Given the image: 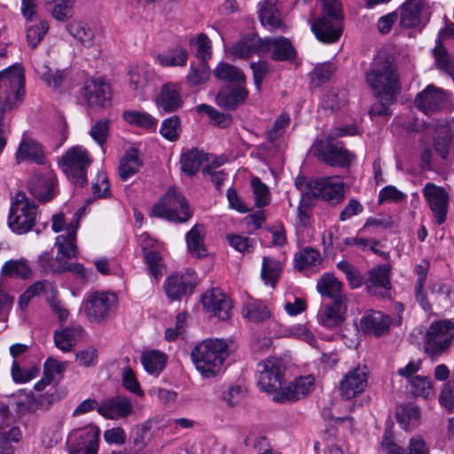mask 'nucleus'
I'll return each mask as SVG.
<instances>
[{
  "label": "nucleus",
  "instance_id": "45",
  "mask_svg": "<svg viewBox=\"0 0 454 454\" xmlns=\"http://www.w3.org/2000/svg\"><path fill=\"white\" fill-rule=\"evenodd\" d=\"M214 75L215 78L224 82L245 83V74L235 66L229 63L220 62L214 70Z\"/></svg>",
  "mask_w": 454,
  "mask_h": 454
},
{
  "label": "nucleus",
  "instance_id": "12",
  "mask_svg": "<svg viewBox=\"0 0 454 454\" xmlns=\"http://www.w3.org/2000/svg\"><path fill=\"white\" fill-rule=\"evenodd\" d=\"M117 296L111 292H94L86 301L85 313L92 323H101L109 316L112 309L117 305Z\"/></svg>",
  "mask_w": 454,
  "mask_h": 454
},
{
  "label": "nucleus",
  "instance_id": "17",
  "mask_svg": "<svg viewBox=\"0 0 454 454\" xmlns=\"http://www.w3.org/2000/svg\"><path fill=\"white\" fill-rule=\"evenodd\" d=\"M315 379L311 375L299 377L285 387L280 388L273 396L278 403H291L306 396L314 386Z\"/></svg>",
  "mask_w": 454,
  "mask_h": 454
},
{
  "label": "nucleus",
  "instance_id": "39",
  "mask_svg": "<svg viewBox=\"0 0 454 454\" xmlns=\"http://www.w3.org/2000/svg\"><path fill=\"white\" fill-rule=\"evenodd\" d=\"M55 246L58 247L56 260L59 262V264L76 257L77 247L74 236L67 234L59 235L56 238Z\"/></svg>",
  "mask_w": 454,
  "mask_h": 454
},
{
  "label": "nucleus",
  "instance_id": "1",
  "mask_svg": "<svg viewBox=\"0 0 454 454\" xmlns=\"http://www.w3.org/2000/svg\"><path fill=\"white\" fill-rule=\"evenodd\" d=\"M365 78L373 93L387 101L393 100L400 89L397 67L389 54L378 55Z\"/></svg>",
  "mask_w": 454,
  "mask_h": 454
},
{
  "label": "nucleus",
  "instance_id": "26",
  "mask_svg": "<svg viewBox=\"0 0 454 454\" xmlns=\"http://www.w3.org/2000/svg\"><path fill=\"white\" fill-rule=\"evenodd\" d=\"M390 323L388 316L381 311H372L362 317L360 325L364 333L379 337L387 332Z\"/></svg>",
  "mask_w": 454,
  "mask_h": 454
},
{
  "label": "nucleus",
  "instance_id": "42",
  "mask_svg": "<svg viewBox=\"0 0 454 454\" xmlns=\"http://www.w3.org/2000/svg\"><path fill=\"white\" fill-rule=\"evenodd\" d=\"M203 161H205L204 153L193 148L181 155V169L187 176H192L199 172Z\"/></svg>",
  "mask_w": 454,
  "mask_h": 454
},
{
  "label": "nucleus",
  "instance_id": "51",
  "mask_svg": "<svg viewBox=\"0 0 454 454\" xmlns=\"http://www.w3.org/2000/svg\"><path fill=\"white\" fill-rule=\"evenodd\" d=\"M410 383L416 396L428 399L434 394L433 384L428 377L417 375L411 378Z\"/></svg>",
  "mask_w": 454,
  "mask_h": 454
},
{
  "label": "nucleus",
  "instance_id": "11",
  "mask_svg": "<svg viewBox=\"0 0 454 454\" xmlns=\"http://www.w3.org/2000/svg\"><path fill=\"white\" fill-rule=\"evenodd\" d=\"M307 188L306 195L309 199H322L332 204H337L344 199L343 183L330 176L310 179Z\"/></svg>",
  "mask_w": 454,
  "mask_h": 454
},
{
  "label": "nucleus",
  "instance_id": "36",
  "mask_svg": "<svg viewBox=\"0 0 454 454\" xmlns=\"http://www.w3.org/2000/svg\"><path fill=\"white\" fill-rule=\"evenodd\" d=\"M186 244L190 254L197 258L207 254L204 246V227L195 224L186 234Z\"/></svg>",
  "mask_w": 454,
  "mask_h": 454
},
{
  "label": "nucleus",
  "instance_id": "2",
  "mask_svg": "<svg viewBox=\"0 0 454 454\" xmlns=\"http://www.w3.org/2000/svg\"><path fill=\"white\" fill-rule=\"evenodd\" d=\"M228 355V344L221 339L205 340L191 352L196 369L206 378L214 377L221 371Z\"/></svg>",
  "mask_w": 454,
  "mask_h": 454
},
{
  "label": "nucleus",
  "instance_id": "47",
  "mask_svg": "<svg viewBox=\"0 0 454 454\" xmlns=\"http://www.w3.org/2000/svg\"><path fill=\"white\" fill-rule=\"evenodd\" d=\"M281 270L282 266L279 261L270 256L262 258L261 277L265 284L274 287L280 276Z\"/></svg>",
  "mask_w": 454,
  "mask_h": 454
},
{
  "label": "nucleus",
  "instance_id": "9",
  "mask_svg": "<svg viewBox=\"0 0 454 454\" xmlns=\"http://www.w3.org/2000/svg\"><path fill=\"white\" fill-rule=\"evenodd\" d=\"M311 151L315 156L332 167H348L355 159L352 153L343 148L342 142L334 141L332 137L327 140L317 139Z\"/></svg>",
  "mask_w": 454,
  "mask_h": 454
},
{
  "label": "nucleus",
  "instance_id": "57",
  "mask_svg": "<svg viewBox=\"0 0 454 454\" xmlns=\"http://www.w3.org/2000/svg\"><path fill=\"white\" fill-rule=\"evenodd\" d=\"M199 113H205L214 121L215 125L219 127H228L231 122V117L230 114L220 113L215 108L206 105L200 104L197 106Z\"/></svg>",
  "mask_w": 454,
  "mask_h": 454
},
{
  "label": "nucleus",
  "instance_id": "21",
  "mask_svg": "<svg viewBox=\"0 0 454 454\" xmlns=\"http://www.w3.org/2000/svg\"><path fill=\"white\" fill-rule=\"evenodd\" d=\"M133 405L125 395H115L106 399L98 407V412L106 419H120L130 415Z\"/></svg>",
  "mask_w": 454,
  "mask_h": 454
},
{
  "label": "nucleus",
  "instance_id": "18",
  "mask_svg": "<svg viewBox=\"0 0 454 454\" xmlns=\"http://www.w3.org/2000/svg\"><path fill=\"white\" fill-rule=\"evenodd\" d=\"M203 307L222 321L228 320L232 308L231 299L220 289H212L201 297Z\"/></svg>",
  "mask_w": 454,
  "mask_h": 454
},
{
  "label": "nucleus",
  "instance_id": "41",
  "mask_svg": "<svg viewBox=\"0 0 454 454\" xmlns=\"http://www.w3.org/2000/svg\"><path fill=\"white\" fill-rule=\"evenodd\" d=\"M67 31L83 46L90 48L94 44V31L84 22L74 20L66 25Z\"/></svg>",
  "mask_w": 454,
  "mask_h": 454
},
{
  "label": "nucleus",
  "instance_id": "16",
  "mask_svg": "<svg viewBox=\"0 0 454 454\" xmlns=\"http://www.w3.org/2000/svg\"><path fill=\"white\" fill-rule=\"evenodd\" d=\"M368 382V371L366 367H356L348 372L340 384V395L350 400L364 391Z\"/></svg>",
  "mask_w": 454,
  "mask_h": 454
},
{
  "label": "nucleus",
  "instance_id": "54",
  "mask_svg": "<svg viewBox=\"0 0 454 454\" xmlns=\"http://www.w3.org/2000/svg\"><path fill=\"white\" fill-rule=\"evenodd\" d=\"M320 253L313 248H304L294 258V266L297 270H302L308 266L316 265L320 262Z\"/></svg>",
  "mask_w": 454,
  "mask_h": 454
},
{
  "label": "nucleus",
  "instance_id": "24",
  "mask_svg": "<svg viewBox=\"0 0 454 454\" xmlns=\"http://www.w3.org/2000/svg\"><path fill=\"white\" fill-rule=\"evenodd\" d=\"M242 84L227 85L222 88L217 93L216 104L227 110H234L242 105L248 96V90Z\"/></svg>",
  "mask_w": 454,
  "mask_h": 454
},
{
  "label": "nucleus",
  "instance_id": "61",
  "mask_svg": "<svg viewBox=\"0 0 454 454\" xmlns=\"http://www.w3.org/2000/svg\"><path fill=\"white\" fill-rule=\"evenodd\" d=\"M49 30V25L46 21H40L38 24L33 25L27 29V40L28 44L35 48L42 41L45 34Z\"/></svg>",
  "mask_w": 454,
  "mask_h": 454
},
{
  "label": "nucleus",
  "instance_id": "13",
  "mask_svg": "<svg viewBox=\"0 0 454 454\" xmlns=\"http://www.w3.org/2000/svg\"><path fill=\"white\" fill-rule=\"evenodd\" d=\"M100 430L96 426H87L73 430L68 436L70 454H97Z\"/></svg>",
  "mask_w": 454,
  "mask_h": 454
},
{
  "label": "nucleus",
  "instance_id": "64",
  "mask_svg": "<svg viewBox=\"0 0 454 454\" xmlns=\"http://www.w3.org/2000/svg\"><path fill=\"white\" fill-rule=\"evenodd\" d=\"M439 403L450 412L454 410V380H449L443 384L439 395Z\"/></svg>",
  "mask_w": 454,
  "mask_h": 454
},
{
  "label": "nucleus",
  "instance_id": "25",
  "mask_svg": "<svg viewBox=\"0 0 454 454\" xmlns=\"http://www.w3.org/2000/svg\"><path fill=\"white\" fill-rule=\"evenodd\" d=\"M156 105L165 113L175 112L183 105L180 88L177 84L169 82L162 86L156 99Z\"/></svg>",
  "mask_w": 454,
  "mask_h": 454
},
{
  "label": "nucleus",
  "instance_id": "53",
  "mask_svg": "<svg viewBox=\"0 0 454 454\" xmlns=\"http://www.w3.org/2000/svg\"><path fill=\"white\" fill-rule=\"evenodd\" d=\"M149 79V71L145 67L137 66L129 72V85L132 90L142 92L146 87Z\"/></svg>",
  "mask_w": 454,
  "mask_h": 454
},
{
  "label": "nucleus",
  "instance_id": "48",
  "mask_svg": "<svg viewBox=\"0 0 454 454\" xmlns=\"http://www.w3.org/2000/svg\"><path fill=\"white\" fill-rule=\"evenodd\" d=\"M242 315L249 322L260 323L269 318L270 313L267 306L261 301H253L244 306Z\"/></svg>",
  "mask_w": 454,
  "mask_h": 454
},
{
  "label": "nucleus",
  "instance_id": "33",
  "mask_svg": "<svg viewBox=\"0 0 454 454\" xmlns=\"http://www.w3.org/2000/svg\"><path fill=\"white\" fill-rule=\"evenodd\" d=\"M424 5V0H407L402 7L401 25L407 28L418 27L421 22Z\"/></svg>",
  "mask_w": 454,
  "mask_h": 454
},
{
  "label": "nucleus",
  "instance_id": "38",
  "mask_svg": "<svg viewBox=\"0 0 454 454\" xmlns=\"http://www.w3.org/2000/svg\"><path fill=\"white\" fill-rule=\"evenodd\" d=\"M0 274L2 277L27 279L32 276V269L24 258L9 260L2 266Z\"/></svg>",
  "mask_w": 454,
  "mask_h": 454
},
{
  "label": "nucleus",
  "instance_id": "35",
  "mask_svg": "<svg viewBox=\"0 0 454 454\" xmlns=\"http://www.w3.org/2000/svg\"><path fill=\"white\" fill-rule=\"evenodd\" d=\"M347 302L333 301L332 305H326L320 315V323L328 328L340 325L345 319Z\"/></svg>",
  "mask_w": 454,
  "mask_h": 454
},
{
  "label": "nucleus",
  "instance_id": "10",
  "mask_svg": "<svg viewBox=\"0 0 454 454\" xmlns=\"http://www.w3.org/2000/svg\"><path fill=\"white\" fill-rule=\"evenodd\" d=\"M286 367L278 357H269L257 364L258 386L263 392L273 393L282 386Z\"/></svg>",
  "mask_w": 454,
  "mask_h": 454
},
{
  "label": "nucleus",
  "instance_id": "62",
  "mask_svg": "<svg viewBox=\"0 0 454 454\" xmlns=\"http://www.w3.org/2000/svg\"><path fill=\"white\" fill-rule=\"evenodd\" d=\"M64 70H52L47 65H43L41 70L43 81L50 87L59 88L65 79Z\"/></svg>",
  "mask_w": 454,
  "mask_h": 454
},
{
  "label": "nucleus",
  "instance_id": "4",
  "mask_svg": "<svg viewBox=\"0 0 454 454\" xmlns=\"http://www.w3.org/2000/svg\"><path fill=\"white\" fill-rule=\"evenodd\" d=\"M25 96V75L20 66L0 71V122L4 114L17 108Z\"/></svg>",
  "mask_w": 454,
  "mask_h": 454
},
{
  "label": "nucleus",
  "instance_id": "28",
  "mask_svg": "<svg viewBox=\"0 0 454 454\" xmlns=\"http://www.w3.org/2000/svg\"><path fill=\"white\" fill-rule=\"evenodd\" d=\"M317 290L322 296L329 297L333 301L347 302V297L342 293V283L333 274H324L317 280Z\"/></svg>",
  "mask_w": 454,
  "mask_h": 454
},
{
  "label": "nucleus",
  "instance_id": "60",
  "mask_svg": "<svg viewBox=\"0 0 454 454\" xmlns=\"http://www.w3.org/2000/svg\"><path fill=\"white\" fill-rule=\"evenodd\" d=\"M92 139L100 146H103L109 135V121L102 119L93 124L90 130Z\"/></svg>",
  "mask_w": 454,
  "mask_h": 454
},
{
  "label": "nucleus",
  "instance_id": "3",
  "mask_svg": "<svg viewBox=\"0 0 454 454\" xmlns=\"http://www.w3.org/2000/svg\"><path fill=\"white\" fill-rule=\"evenodd\" d=\"M322 12L311 22L317 39L325 43L337 42L342 34L343 14L338 0H321Z\"/></svg>",
  "mask_w": 454,
  "mask_h": 454
},
{
  "label": "nucleus",
  "instance_id": "19",
  "mask_svg": "<svg viewBox=\"0 0 454 454\" xmlns=\"http://www.w3.org/2000/svg\"><path fill=\"white\" fill-rule=\"evenodd\" d=\"M424 196L428 202L431 210L434 214L437 223L440 225L446 220L449 196L447 192L432 183L426 184Z\"/></svg>",
  "mask_w": 454,
  "mask_h": 454
},
{
  "label": "nucleus",
  "instance_id": "46",
  "mask_svg": "<svg viewBox=\"0 0 454 454\" xmlns=\"http://www.w3.org/2000/svg\"><path fill=\"white\" fill-rule=\"evenodd\" d=\"M141 362L147 372L159 374L165 368L167 356L160 351L151 350L142 355Z\"/></svg>",
  "mask_w": 454,
  "mask_h": 454
},
{
  "label": "nucleus",
  "instance_id": "22",
  "mask_svg": "<svg viewBox=\"0 0 454 454\" xmlns=\"http://www.w3.org/2000/svg\"><path fill=\"white\" fill-rule=\"evenodd\" d=\"M56 179L52 174H35L28 183L31 195L41 203L51 200L56 192Z\"/></svg>",
  "mask_w": 454,
  "mask_h": 454
},
{
  "label": "nucleus",
  "instance_id": "63",
  "mask_svg": "<svg viewBox=\"0 0 454 454\" xmlns=\"http://www.w3.org/2000/svg\"><path fill=\"white\" fill-rule=\"evenodd\" d=\"M91 188L96 198H107L111 195L108 176L104 172L97 175L95 181L92 182Z\"/></svg>",
  "mask_w": 454,
  "mask_h": 454
},
{
  "label": "nucleus",
  "instance_id": "32",
  "mask_svg": "<svg viewBox=\"0 0 454 454\" xmlns=\"http://www.w3.org/2000/svg\"><path fill=\"white\" fill-rule=\"evenodd\" d=\"M276 4L277 0H264L260 9V20L262 25L270 30L279 29L285 32L286 27L280 19V13L276 7Z\"/></svg>",
  "mask_w": 454,
  "mask_h": 454
},
{
  "label": "nucleus",
  "instance_id": "58",
  "mask_svg": "<svg viewBox=\"0 0 454 454\" xmlns=\"http://www.w3.org/2000/svg\"><path fill=\"white\" fill-rule=\"evenodd\" d=\"M51 15L55 20L61 22L72 18L74 15L72 0H56Z\"/></svg>",
  "mask_w": 454,
  "mask_h": 454
},
{
  "label": "nucleus",
  "instance_id": "6",
  "mask_svg": "<svg viewBox=\"0 0 454 454\" xmlns=\"http://www.w3.org/2000/svg\"><path fill=\"white\" fill-rule=\"evenodd\" d=\"M37 215V207L24 192H18L12 199L8 226L17 234H25L32 230Z\"/></svg>",
  "mask_w": 454,
  "mask_h": 454
},
{
  "label": "nucleus",
  "instance_id": "29",
  "mask_svg": "<svg viewBox=\"0 0 454 454\" xmlns=\"http://www.w3.org/2000/svg\"><path fill=\"white\" fill-rule=\"evenodd\" d=\"M230 52L238 58L247 59L254 53L263 54V39L255 35L241 38L230 49Z\"/></svg>",
  "mask_w": 454,
  "mask_h": 454
},
{
  "label": "nucleus",
  "instance_id": "56",
  "mask_svg": "<svg viewBox=\"0 0 454 454\" xmlns=\"http://www.w3.org/2000/svg\"><path fill=\"white\" fill-rule=\"evenodd\" d=\"M181 131L180 120L177 116H172L165 119L160 129L161 136L169 140L176 141L179 137Z\"/></svg>",
  "mask_w": 454,
  "mask_h": 454
},
{
  "label": "nucleus",
  "instance_id": "43",
  "mask_svg": "<svg viewBox=\"0 0 454 454\" xmlns=\"http://www.w3.org/2000/svg\"><path fill=\"white\" fill-rule=\"evenodd\" d=\"M123 120L129 124L145 129H155L158 120L146 112L126 110L122 113Z\"/></svg>",
  "mask_w": 454,
  "mask_h": 454
},
{
  "label": "nucleus",
  "instance_id": "44",
  "mask_svg": "<svg viewBox=\"0 0 454 454\" xmlns=\"http://www.w3.org/2000/svg\"><path fill=\"white\" fill-rule=\"evenodd\" d=\"M366 288L370 293H373V288L382 287L390 288L389 267L387 265H380L369 271V278L365 282Z\"/></svg>",
  "mask_w": 454,
  "mask_h": 454
},
{
  "label": "nucleus",
  "instance_id": "59",
  "mask_svg": "<svg viewBox=\"0 0 454 454\" xmlns=\"http://www.w3.org/2000/svg\"><path fill=\"white\" fill-rule=\"evenodd\" d=\"M251 185L255 198V205L258 207L267 206L270 202V192L267 185L259 177H253Z\"/></svg>",
  "mask_w": 454,
  "mask_h": 454
},
{
  "label": "nucleus",
  "instance_id": "40",
  "mask_svg": "<svg viewBox=\"0 0 454 454\" xmlns=\"http://www.w3.org/2000/svg\"><path fill=\"white\" fill-rule=\"evenodd\" d=\"M189 53L182 46H176L157 56L159 63L162 67H184L186 65Z\"/></svg>",
  "mask_w": 454,
  "mask_h": 454
},
{
  "label": "nucleus",
  "instance_id": "23",
  "mask_svg": "<svg viewBox=\"0 0 454 454\" xmlns=\"http://www.w3.org/2000/svg\"><path fill=\"white\" fill-rule=\"evenodd\" d=\"M271 52L275 61H292L296 57V51L291 42L283 36L263 38V54Z\"/></svg>",
  "mask_w": 454,
  "mask_h": 454
},
{
  "label": "nucleus",
  "instance_id": "7",
  "mask_svg": "<svg viewBox=\"0 0 454 454\" xmlns=\"http://www.w3.org/2000/svg\"><path fill=\"white\" fill-rule=\"evenodd\" d=\"M91 163L88 151L82 146L68 149L61 158V166L69 181L82 187L87 183V168Z\"/></svg>",
  "mask_w": 454,
  "mask_h": 454
},
{
  "label": "nucleus",
  "instance_id": "27",
  "mask_svg": "<svg viewBox=\"0 0 454 454\" xmlns=\"http://www.w3.org/2000/svg\"><path fill=\"white\" fill-rule=\"evenodd\" d=\"M143 167L141 153L137 148H129L121 157L118 172L121 181L125 182L137 174Z\"/></svg>",
  "mask_w": 454,
  "mask_h": 454
},
{
  "label": "nucleus",
  "instance_id": "49",
  "mask_svg": "<svg viewBox=\"0 0 454 454\" xmlns=\"http://www.w3.org/2000/svg\"><path fill=\"white\" fill-rule=\"evenodd\" d=\"M210 75V69L207 62L200 60L198 64L192 63L189 73L186 75V82L189 86H198L205 83Z\"/></svg>",
  "mask_w": 454,
  "mask_h": 454
},
{
  "label": "nucleus",
  "instance_id": "20",
  "mask_svg": "<svg viewBox=\"0 0 454 454\" xmlns=\"http://www.w3.org/2000/svg\"><path fill=\"white\" fill-rule=\"evenodd\" d=\"M83 97L90 106L106 107L112 99L108 83L102 78L92 79L83 87Z\"/></svg>",
  "mask_w": 454,
  "mask_h": 454
},
{
  "label": "nucleus",
  "instance_id": "30",
  "mask_svg": "<svg viewBox=\"0 0 454 454\" xmlns=\"http://www.w3.org/2000/svg\"><path fill=\"white\" fill-rule=\"evenodd\" d=\"M395 417L403 429L411 431L419 425L420 409L411 403H403L396 407Z\"/></svg>",
  "mask_w": 454,
  "mask_h": 454
},
{
  "label": "nucleus",
  "instance_id": "31",
  "mask_svg": "<svg viewBox=\"0 0 454 454\" xmlns=\"http://www.w3.org/2000/svg\"><path fill=\"white\" fill-rule=\"evenodd\" d=\"M18 161L31 160L36 164L43 165L45 156L42 145L32 138L24 137L16 153Z\"/></svg>",
  "mask_w": 454,
  "mask_h": 454
},
{
  "label": "nucleus",
  "instance_id": "37",
  "mask_svg": "<svg viewBox=\"0 0 454 454\" xmlns=\"http://www.w3.org/2000/svg\"><path fill=\"white\" fill-rule=\"evenodd\" d=\"M451 144L450 128L445 124H439L435 127L433 139V146L437 154L442 159L447 160Z\"/></svg>",
  "mask_w": 454,
  "mask_h": 454
},
{
  "label": "nucleus",
  "instance_id": "14",
  "mask_svg": "<svg viewBox=\"0 0 454 454\" xmlns=\"http://www.w3.org/2000/svg\"><path fill=\"white\" fill-rule=\"evenodd\" d=\"M197 284V277L193 271L174 273L165 279L164 289L168 299L176 301L191 295Z\"/></svg>",
  "mask_w": 454,
  "mask_h": 454
},
{
  "label": "nucleus",
  "instance_id": "55",
  "mask_svg": "<svg viewBox=\"0 0 454 454\" xmlns=\"http://www.w3.org/2000/svg\"><path fill=\"white\" fill-rule=\"evenodd\" d=\"M145 263L150 274L155 278H159L165 272V264L161 255L156 251H149L144 254Z\"/></svg>",
  "mask_w": 454,
  "mask_h": 454
},
{
  "label": "nucleus",
  "instance_id": "15",
  "mask_svg": "<svg viewBox=\"0 0 454 454\" xmlns=\"http://www.w3.org/2000/svg\"><path fill=\"white\" fill-rule=\"evenodd\" d=\"M446 94L443 90L433 84L427 85L417 94L414 106L426 114L439 112L445 106Z\"/></svg>",
  "mask_w": 454,
  "mask_h": 454
},
{
  "label": "nucleus",
  "instance_id": "34",
  "mask_svg": "<svg viewBox=\"0 0 454 454\" xmlns=\"http://www.w3.org/2000/svg\"><path fill=\"white\" fill-rule=\"evenodd\" d=\"M83 329L79 326L66 327L54 332V342L58 348L63 352H69L82 337Z\"/></svg>",
  "mask_w": 454,
  "mask_h": 454
},
{
  "label": "nucleus",
  "instance_id": "8",
  "mask_svg": "<svg viewBox=\"0 0 454 454\" xmlns=\"http://www.w3.org/2000/svg\"><path fill=\"white\" fill-rule=\"evenodd\" d=\"M454 321L442 319L433 322L425 336V351L431 357H436L446 352L454 338Z\"/></svg>",
  "mask_w": 454,
  "mask_h": 454
},
{
  "label": "nucleus",
  "instance_id": "52",
  "mask_svg": "<svg viewBox=\"0 0 454 454\" xmlns=\"http://www.w3.org/2000/svg\"><path fill=\"white\" fill-rule=\"evenodd\" d=\"M21 438L22 434L18 427H12L8 432L0 434V453L13 454L12 443L19 442Z\"/></svg>",
  "mask_w": 454,
  "mask_h": 454
},
{
  "label": "nucleus",
  "instance_id": "50",
  "mask_svg": "<svg viewBox=\"0 0 454 454\" xmlns=\"http://www.w3.org/2000/svg\"><path fill=\"white\" fill-rule=\"evenodd\" d=\"M347 101V91L343 89H332L328 90L323 99L322 106L325 110L333 112L345 105Z\"/></svg>",
  "mask_w": 454,
  "mask_h": 454
},
{
  "label": "nucleus",
  "instance_id": "5",
  "mask_svg": "<svg viewBox=\"0 0 454 454\" xmlns=\"http://www.w3.org/2000/svg\"><path fill=\"white\" fill-rule=\"evenodd\" d=\"M151 215L180 223L187 222L192 212L185 198L175 187H169L153 207Z\"/></svg>",
  "mask_w": 454,
  "mask_h": 454
}]
</instances>
